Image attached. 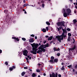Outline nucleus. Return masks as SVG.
I'll use <instances>...</instances> for the list:
<instances>
[{
  "label": "nucleus",
  "mask_w": 77,
  "mask_h": 77,
  "mask_svg": "<svg viewBox=\"0 0 77 77\" xmlns=\"http://www.w3.org/2000/svg\"><path fill=\"white\" fill-rule=\"evenodd\" d=\"M32 50L31 51V53H32L33 54H36V51L38 50L37 48L38 47V44L34 43L32 45Z\"/></svg>",
  "instance_id": "nucleus-1"
},
{
  "label": "nucleus",
  "mask_w": 77,
  "mask_h": 77,
  "mask_svg": "<svg viewBox=\"0 0 77 77\" xmlns=\"http://www.w3.org/2000/svg\"><path fill=\"white\" fill-rule=\"evenodd\" d=\"M61 19V18H59V19L58 20V23H57V26L58 27H60L61 26H63V27H65V26L64 25V24L65 23V22L64 21H63L62 22H60V20Z\"/></svg>",
  "instance_id": "nucleus-2"
},
{
  "label": "nucleus",
  "mask_w": 77,
  "mask_h": 77,
  "mask_svg": "<svg viewBox=\"0 0 77 77\" xmlns=\"http://www.w3.org/2000/svg\"><path fill=\"white\" fill-rule=\"evenodd\" d=\"M46 47H44V45H40L39 47L38 48V50L41 49V50H42L43 51V52H45V49L44 48H45Z\"/></svg>",
  "instance_id": "nucleus-3"
},
{
  "label": "nucleus",
  "mask_w": 77,
  "mask_h": 77,
  "mask_svg": "<svg viewBox=\"0 0 77 77\" xmlns=\"http://www.w3.org/2000/svg\"><path fill=\"white\" fill-rule=\"evenodd\" d=\"M58 74L57 73H56L55 74L53 72L50 75V77H57Z\"/></svg>",
  "instance_id": "nucleus-4"
},
{
  "label": "nucleus",
  "mask_w": 77,
  "mask_h": 77,
  "mask_svg": "<svg viewBox=\"0 0 77 77\" xmlns=\"http://www.w3.org/2000/svg\"><path fill=\"white\" fill-rule=\"evenodd\" d=\"M23 54L26 56H27V54L28 53V51L27 50H25L23 51Z\"/></svg>",
  "instance_id": "nucleus-5"
},
{
  "label": "nucleus",
  "mask_w": 77,
  "mask_h": 77,
  "mask_svg": "<svg viewBox=\"0 0 77 77\" xmlns=\"http://www.w3.org/2000/svg\"><path fill=\"white\" fill-rule=\"evenodd\" d=\"M75 48H76V46L75 45H74V47H73V48H69V52H70V51H73L75 49Z\"/></svg>",
  "instance_id": "nucleus-6"
},
{
  "label": "nucleus",
  "mask_w": 77,
  "mask_h": 77,
  "mask_svg": "<svg viewBox=\"0 0 77 77\" xmlns=\"http://www.w3.org/2000/svg\"><path fill=\"white\" fill-rule=\"evenodd\" d=\"M12 39L15 40H14V42H16L17 41L18 42L19 41V39L18 38H17L15 36L12 37Z\"/></svg>",
  "instance_id": "nucleus-7"
},
{
  "label": "nucleus",
  "mask_w": 77,
  "mask_h": 77,
  "mask_svg": "<svg viewBox=\"0 0 77 77\" xmlns=\"http://www.w3.org/2000/svg\"><path fill=\"white\" fill-rule=\"evenodd\" d=\"M69 14H68V13H66V12H64L63 13V16L65 17H67V16H68L69 15Z\"/></svg>",
  "instance_id": "nucleus-8"
},
{
  "label": "nucleus",
  "mask_w": 77,
  "mask_h": 77,
  "mask_svg": "<svg viewBox=\"0 0 77 77\" xmlns=\"http://www.w3.org/2000/svg\"><path fill=\"white\" fill-rule=\"evenodd\" d=\"M55 37L57 38L58 39V41H61V36H57Z\"/></svg>",
  "instance_id": "nucleus-9"
},
{
  "label": "nucleus",
  "mask_w": 77,
  "mask_h": 77,
  "mask_svg": "<svg viewBox=\"0 0 77 77\" xmlns=\"http://www.w3.org/2000/svg\"><path fill=\"white\" fill-rule=\"evenodd\" d=\"M66 12H68V13H67L68 15L69 14H70V13H71V10H70L69 8L67 9L66 10Z\"/></svg>",
  "instance_id": "nucleus-10"
},
{
  "label": "nucleus",
  "mask_w": 77,
  "mask_h": 77,
  "mask_svg": "<svg viewBox=\"0 0 77 77\" xmlns=\"http://www.w3.org/2000/svg\"><path fill=\"white\" fill-rule=\"evenodd\" d=\"M53 38V37H52V36H51L50 37H49L48 38V41H51Z\"/></svg>",
  "instance_id": "nucleus-11"
},
{
  "label": "nucleus",
  "mask_w": 77,
  "mask_h": 77,
  "mask_svg": "<svg viewBox=\"0 0 77 77\" xmlns=\"http://www.w3.org/2000/svg\"><path fill=\"white\" fill-rule=\"evenodd\" d=\"M63 31V33H67V32H66V29H65H65H62Z\"/></svg>",
  "instance_id": "nucleus-12"
},
{
  "label": "nucleus",
  "mask_w": 77,
  "mask_h": 77,
  "mask_svg": "<svg viewBox=\"0 0 77 77\" xmlns=\"http://www.w3.org/2000/svg\"><path fill=\"white\" fill-rule=\"evenodd\" d=\"M42 51H43H43L42 50H38V51H36V52H37V53L39 54V53L42 52Z\"/></svg>",
  "instance_id": "nucleus-13"
},
{
  "label": "nucleus",
  "mask_w": 77,
  "mask_h": 77,
  "mask_svg": "<svg viewBox=\"0 0 77 77\" xmlns=\"http://www.w3.org/2000/svg\"><path fill=\"white\" fill-rule=\"evenodd\" d=\"M34 40H33V38H30V40H29V42H34Z\"/></svg>",
  "instance_id": "nucleus-14"
},
{
  "label": "nucleus",
  "mask_w": 77,
  "mask_h": 77,
  "mask_svg": "<svg viewBox=\"0 0 77 77\" xmlns=\"http://www.w3.org/2000/svg\"><path fill=\"white\" fill-rule=\"evenodd\" d=\"M77 21L76 19H74L73 20V23L74 24H75L76 23Z\"/></svg>",
  "instance_id": "nucleus-15"
},
{
  "label": "nucleus",
  "mask_w": 77,
  "mask_h": 77,
  "mask_svg": "<svg viewBox=\"0 0 77 77\" xmlns=\"http://www.w3.org/2000/svg\"><path fill=\"white\" fill-rule=\"evenodd\" d=\"M42 31H43V32H46V30L45 28H43L42 30Z\"/></svg>",
  "instance_id": "nucleus-16"
},
{
  "label": "nucleus",
  "mask_w": 77,
  "mask_h": 77,
  "mask_svg": "<svg viewBox=\"0 0 77 77\" xmlns=\"http://www.w3.org/2000/svg\"><path fill=\"white\" fill-rule=\"evenodd\" d=\"M54 62L57 63L58 61V59H54Z\"/></svg>",
  "instance_id": "nucleus-17"
},
{
  "label": "nucleus",
  "mask_w": 77,
  "mask_h": 77,
  "mask_svg": "<svg viewBox=\"0 0 77 77\" xmlns=\"http://www.w3.org/2000/svg\"><path fill=\"white\" fill-rule=\"evenodd\" d=\"M4 13H5L6 14H7L8 11L7 10H4Z\"/></svg>",
  "instance_id": "nucleus-18"
},
{
  "label": "nucleus",
  "mask_w": 77,
  "mask_h": 77,
  "mask_svg": "<svg viewBox=\"0 0 77 77\" xmlns=\"http://www.w3.org/2000/svg\"><path fill=\"white\" fill-rule=\"evenodd\" d=\"M25 74V72H23L21 73V75L23 76Z\"/></svg>",
  "instance_id": "nucleus-19"
},
{
  "label": "nucleus",
  "mask_w": 77,
  "mask_h": 77,
  "mask_svg": "<svg viewBox=\"0 0 77 77\" xmlns=\"http://www.w3.org/2000/svg\"><path fill=\"white\" fill-rule=\"evenodd\" d=\"M32 76L33 77H35V76H36V74L35 73H33L32 75Z\"/></svg>",
  "instance_id": "nucleus-20"
},
{
  "label": "nucleus",
  "mask_w": 77,
  "mask_h": 77,
  "mask_svg": "<svg viewBox=\"0 0 77 77\" xmlns=\"http://www.w3.org/2000/svg\"><path fill=\"white\" fill-rule=\"evenodd\" d=\"M46 23L47 24V25H48V26H50V23L48 21L46 22Z\"/></svg>",
  "instance_id": "nucleus-21"
},
{
  "label": "nucleus",
  "mask_w": 77,
  "mask_h": 77,
  "mask_svg": "<svg viewBox=\"0 0 77 77\" xmlns=\"http://www.w3.org/2000/svg\"><path fill=\"white\" fill-rule=\"evenodd\" d=\"M50 63H54L53 60H51L50 61H49Z\"/></svg>",
  "instance_id": "nucleus-22"
},
{
  "label": "nucleus",
  "mask_w": 77,
  "mask_h": 77,
  "mask_svg": "<svg viewBox=\"0 0 77 77\" xmlns=\"http://www.w3.org/2000/svg\"><path fill=\"white\" fill-rule=\"evenodd\" d=\"M22 39L23 40V41H26V38H22Z\"/></svg>",
  "instance_id": "nucleus-23"
},
{
  "label": "nucleus",
  "mask_w": 77,
  "mask_h": 77,
  "mask_svg": "<svg viewBox=\"0 0 77 77\" xmlns=\"http://www.w3.org/2000/svg\"><path fill=\"white\" fill-rule=\"evenodd\" d=\"M54 57L53 56H51V60H53L54 59Z\"/></svg>",
  "instance_id": "nucleus-24"
},
{
  "label": "nucleus",
  "mask_w": 77,
  "mask_h": 77,
  "mask_svg": "<svg viewBox=\"0 0 77 77\" xmlns=\"http://www.w3.org/2000/svg\"><path fill=\"white\" fill-rule=\"evenodd\" d=\"M68 35L69 37H71L72 36V34H71V33H68Z\"/></svg>",
  "instance_id": "nucleus-25"
},
{
  "label": "nucleus",
  "mask_w": 77,
  "mask_h": 77,
  "mask_svg": "<svg viewBox=\"0 0 77 77\" xmlns=\"http://www.w3.org/2000/svg\"><path fill=\"white\" fill-rule=\"evenodd\" d=\"M65 69L64 68V66H62V68H61V70H64Z\"/></svg>",
  "instance_id": "nucleus-26"
},
{
  "label": "nucleus",
  "mask_w": 77,
  "mask_h": 77,
  "mask_svg": "<svg viewBox=\"0 0 77 77\" xmlns=\"http://www.w3.org/2000/svg\"><path fill=\"white\" fill-rule=\"evenodd\" d=\"M56 50H57V49L55 47H54V48L53 50H54V51H57Z\"/></svg>",
  "instance_id": "nucleus-27"
},
{
  "label": "nucleus",
  "mask_w": 77,
  "mask_h": 77,
  "mask_svg": "<svg viewBox=\"0 0 77 77\" xmlns=\"http://www.w3.org/2000/svg\"><path fill=\"white\" fill-rule=\"evenodd\" d=\"M5 64L7 66L8 65V63L6 61L5 62Z\"/></svg>",
  "instance_id": "nucleus-28"
},
{
  "label": "nucleus",
  "mask_w": 77,
  "mask_h": 77,
  "mask_svg": "<svg viewBox=\"0 0 77 77\" xmlns=\"http://www.w3.org/2000/svg\"><path fill=\"white\" fill-rule=\"evenodd\" d=\"M13 68H11V67H10L9 68V70L10 71H12V70H13Z\"/></svg>",
  "instance_id": "nucleus-29"
},
{
  "label": "nucleus",
  "mask_w": 77,
  "mask_h": 77,
  "mask_svg": "<svg viewBox=\"0 0 77 77\" xmlns=\"http://www.w3.org/2000/svg\"><path fill=\"white\" fill-rule=\"evenodd\" d=\"M72 66V65H70L69 66H67V67H68V68H71V67Z\"/></svg>",
  "instance_id": "nucleus-30"
},
{
  "label": "nucleus",
  "mask_w": 77,
  "mask_h": 77,
  "mask_svg": "<svg viewBox=\"0 0 77 77\" xmlns=\"http://www.w3.org/2000/svg\"><path fill=\"white\" fill-rule=\"evenodd\" d=\"M66 35H63V36H61V37H62V38H65L66 37Z\"/></svg>",
  "instance_id": "nucleus-31"
},
{
  "label": "nucleus",
  "mask_w": 77,
  "mask_h": 77,
  "mask_svg": "<svg viewBox=\"0 0 77 77\" xmlns=\"http://www.w3.org/2000/svg\"><path fill=\"white\" fill-rule=\"evenodd\" d=\"M60 53H57V56L59 57L60 56Z\"/></svg>",
  "instance_id": "nucleus-32"
},
{
  "label": "nucleus",
  "mask_w": 77,
  "mask_h": 77,
  "mask_svg": "<svg viewBox=\"0 0 77 77\" xmlns=\"http://www.w3.org/2000/svg\"><path fill=\"white\" fill-rule=\"evenodd\" d=\"M66 30H67V31H71V29L69 28H68L67 29H66Z\"/></svg>",
  "instance_id": "nucleus-33"
},
{
  "label": "nucleus",
  "mask_w": 77,
  "mask_h": 77,
  "mask_svg": "<svg viewBox=\"0 0 77 77\" xmlns=\"http://www.w3.org/2000/svg\"><path fill=\"white\" fill-rule=\"evenodd\" d=\"M36 72H40V70H39L38 69H37L36 70Z\"/></svg>",
  "instance_id": "nucleus-34"
},
{
  "label": "nucleus",
  "mask_w": 77,
  "mask_h": 77,
  "mask_svg": "<svg viewBox=\"0 0 77 77\" xmlns=\"http://www.w3.org/2000/svg\"><path fill=\"white\" fill-rule=\"evenodd\" d=\"M13 69H15L16 68V67L15 66H12V67H11Z\"/></svg>",
  "instance_id": "nucleus-35"
},
{
  "label": "nucleus",
  "mask_w": 77,
  "mask_h": 77,
  "mask_svg": "<svg viewBox=\"0 0 77 77\" xmlns=\"http://www.w3.org/2000/svg\"><path fill=\"white\" fill-rule=\"evenodd\" d=\"M46 30H47V31H48L49 29H48V27H46Z\"/></svg>",
  "instance_id": "nucleus-36"
},
{
  "label": "nucleus",
  "mask_w": 77,
  "mask_h": 77,
  "mask_svg": "<svg viewBox=\"0 0 77 77\" xmlns=\"http://www.w3.org/2000/svg\"><path fill=\"white\" fill-rule=\"evenodd\" d=\"M64 33H63V34H62L61 35H60V36H61L66 35H64Z\"/></svg>",
  "instance_id": "nucleus-37"
},
{
  "label": "nucleus",
  "mask_w": 77,
  "mask_h": 77,
  "mask_svg": "<svg viewBox=\"0 0 77 77\" xmlns=\"http://www.w3.org/2000/svg\"><path fill=\"white\" fill-rule=\"evenodd\" d=\"M72 39H73V42H72V43L73 44H74L75 43V39L74 38H72Z\"/></svg>",
  "instance_id": "nucleus-38"
},
{
  "label": "nucleus",
  "mask_w": 77,
  "mask_h": 77,
  "mask_svg": "<svg viewBox=\"0 0 77 77\" xmlns=\"http://www.w3.org/2000/svg\"><path fill=\"white\" fill-rule=\"evenodd\" d=\"M60 51V48H58V49H56V51Z\"/></svg>",
  "instance_id": "nucleus-39"
},
{
  "label": "nucleus",
  "mask_w": 77,
  "mask_h": 77,
  "mask_svg": "<svg viewBox=\"0 0 77 77\" xmlns=\"http://www.w3.org/2000/svg\"><path fill=\"white\" fill-rule=\"evenodd\" d=\"M67 41L69 42L70 41V38H67Z\"/></svg>",
  "instance_id": "nucleus-40"
},
{
  "label": "nucleus",
  "mask_w": 77,
  "mask_h": 77,
  "mask_svg": "<svg viewBox=\"0 0 77 77\" xmlns=\"http://www.w3.org/2000/svg\"><path fill=\"white\" fill-rule=\"evenodd\" d=\"M42 7L44 8V7H45V4H42Z\"/></svg>",
  "instance_id": "nucleus-41"
},
{
  "label": "nucleus",
  "mask_w": 77,
  "mask_h": 77,
  "mask_svg": "<svg viewBox=\"0 0 77 77\" xmlns=\"http://www.w3.org/2000/svg\"><path fill=\"white\" fill-rule=\"evenodd\" d=\"M46 46H47V47H48V46H49L48 43H47V45H46Z\"/></svg>",
  "instance_id": "nucleus-42"
},
{
  "label": "nucleus",
  "mask_w": 77,
  "mask_h": 77,
  "mask_svg": "<svg viewBox=\"0 0 77 77\" xmlns=\"http://www.w3.org/2000/svg\"><path fill=\"white\" fill-rule=\"evenodd\" d=\"M24 69H27V66H26V67H24Z\"/></svg>",
  "instance_id": "nucleus-43"
},
{
  "label": "nucleus",
  "mask_w": 77,
  "mask_h": 77,
  "mask_svg": "<svg viewBox=\"0 0 77 77\" xmlns=\"http://www.w3.org/2000/svg\"><path fill=\"white\" fill-rule=\"evenodd\" d=\"M31 36L34 37V35L33 34H32V35H31Z\"/></svg>",
  "instance_id": "nucleus-44"
},
{
  "label": "nucleus",
  "mask_w": 77,
  "mask_h": 77,
  "mask_svg": "<svg viewBox=\"0 0 77 77\" xmlns=\"http://www.w3.org/2000/svg\"><path fill=\"white\" fill-rule=\"evenodd\" d=\"M63 11L65 13V9L64 8H63Z\"/></svg>",
  "instance_id": "nucleus-45"
},
{
  "label": "nucleus",
  "mask_w": 77,
  "mask_h": 77,
  "mask_svg": "<svg viewBox=\"0 0 77 77\" xmlns=\"http://www.w3.org/2000/svg\"><path fill=\"white\" fill-rule=\"evenodd\" d=\"M75 69H77V65H76V66H75Z\"/></svg>",
  "instance_id": "nucleus-46"
},
{
  "label": "nucleus",
  "mask_w": 77,
  "mask_h": 77,
  "mask_svg": "<svg viewBox=\"0 0 77 77\" xmlns=\"http://www.w3.org/2000/svg\"><path fill=\"white\" fill-rule=\"evenodd\" d=\"M40 70H41V71H43V68L42 67H41L40 68Z\"/></svg>",
  "instance_id": "nucleus-47"
},
{
  "label": "nucleus",
  "mask_w": 77,
  "mask_h": 77,
  "mask_svg": "<svg viewBox=\"0 0 77 77\" xmlns=\"http://www.w3.org/2000/svg\"><path fill=\"white\" fill-rule=\"evenodd\" d=\"M61 28L62 29V30L63 29V27H59V29H61Z\"/></svg>",
  "instance_id": "nucleus-48"
},
{
  "label": "nucleus",
  "mask_w": 77,
  "mask_h": 77,
  "mask_svg": "<svg viewBox=\"0 0 77 77\" xmlns=\"http://www.w3.org/2000/svg\"><path fill=\"white\" fill-rule=\"evenodd\" d=\"M41 3H44V1H41Z\"/></svg>",
  "instance_id": "nucleus-49"
},
{
  "label": "nucleus",
  "mask_w": 77,
  "mask_h": 77,
  "mask_svg": "<svg viewBox=\"0 0 77 77\" xmlns=\"http://www.w3.org/2000/svg\"><path fill=\"white\" fill-rule=\"evenodd\" d=\"M58 76L59 77H61V75H58Z\"/></svg>",
  "instance_id": "nucleus-50"
},
{
  "label": "nucleus",
  "mask_w": 77,
  "mask_h": 77,
  "mask_svg": "<svg viewBox=\"0 0 77 77\" xmlns=\"http://www.w3.org/2000/svg\"><path fill=\"white\" fill-rule=\"evenodd\" d=\"M38 66H41V64L39 63H38Z\"/></svg>",
  "instance_id": "nucleus-51"
},
{
  "label": "nucleus",
  "mask_w": 77,
  "mask_h": 77,
  "mask_svg": "<svg viewBox=\"0 0 77 77\" xmlns=\"http://www.w3.org/2000/svg\"><path fill=\"white\" fill-rule=\"evenodd\" d=\"M35 39H37V36H35Z\"/></svg>",
  "instance_id": "nucleus-52"
},
{
  "label": "nucleus",
  "mask_w": 77,
  "mask_h": 77,
  "mask_svg": "<svg viewBox=\"0 0 77 77\" xmlns=\"http://www.w3.org/2000/svg\"><path fill=\"white\" fill-rule=\"evenodd\" d=\"M46 42V41H44V43H43V44H45Z\"/></svg>",
  "instance_id": "nucleus-53"
},
{
  "label": "nucleus",
  "mask_w": 77,
  "mask_h": 77,
  "mask_svg": "<svg viewBox=\"0 0 77 77\" xmlns=\"http://www.w3.org/2000/svg\"><path fill=\"white\" fill-rule=\"evenodd\" d=\"M2 50H1V49H0V54H1L2 53Z\"/></svg>",
  "instance_id": "nucleus-54"
},
{
  "label": "nucleus",
  "mask_w": 77,
  "mask_h": 77,
  "mask_svg": "<svg viewBox=\"0 0 77 77\" xmlns=\"http://www.w3.org/2000/svg\"><path fill=\"white\" fill-rule=\"evenodd\" d=\"M41 45V43H38V47H39V45Z\"/></svg>",
  "instance_id": "nucleus-55"
},
{
  "label": "nucleus",
  "mask_w": 77,
  "mask_h": 77,
  "mask_svg": "<svg viewBox=\"0 0 77 77\" xmlns=\"http://www.w3.org/2000/svg\"><path fill=\"white\" fill-rule=\"evenodd\" d=\"M45 37L46 38H47L48 37H49V36L48 35H46L45 36Z\"/></svg>",
  "instance_id": "nucleus-56"
},
{
  "label": "nucleus",
  "mask_w": 77,
  "mask_h": 77,
  "mask_svg": "<svg viewBox=\"0 0 77 77\" xmlns=\"http://www.w3.org/2000/svg\"><path fill=\"white\" fill-rule=\"evenodd\" d=\"M26 60H29V58H26Z\"/></svg>",
  "instance_id": "nucleus-57"
},
{
  "label": "nucleus",
  "mask_w": 77,
  "mask_h": 77,
  "mask_svg": "<svg viewBox=\"0 0 77 77\" xmlns=\"http://www.w3.org/2000/svg\"><path fill=\"white\" fill-rule=\"evenodd\" d=\"M57 29H58V31H60V30H61V29H59V28H57Z\"/></svg>",
  "instance_id": "nucleus-58"
},
{
  "label": "nucleus",
  "mask_w": 77,
  "mask_h": 77,
  "mask_svg": "<svg viewBox=\"0 0 77 77\" xmlns=\"http://www.w3.org/2000/svg\"><path fill=\"white\" fill-rule=\"evenodd\" d=\"M44 47H47V46H46V45H44Z\"/></svg>",
  "instance_id": "nucleus-59"
},
{
  "label": "nucleus",
  "mask_w": 77,
  "mask_h": 77,
  "mask_svg": "<svg viewBox=\"0 0 77 77\" xmlns=\"http://www.w3.org/2000/svg\"><path fill=\"white\" fill-rule=\"evenodd\" d=\"M61 40H63V38L61 37Z\"/></svg>",
  "instance_id": "nucleus-60"
},
{
  "label": "nucleus",
  "mask_w": 77,
  "mask_h": 77,
  "mask_svg": "<svg viewBox=\"0 0 77 77\" xmlns=\"http://www.w3.org/2000/svg\"><path fill=\"white\" fill-rule=\"evenodd\" d=\"M27 5H26V4H24V5H23V6L24 7H26Z\"/></svg>",
  "instance_id": "nucleus-61"
},
{
  "label": "nucleus",
  "mask_w": 77,
  "mask_h": 77,
  "mask_svg": "<svg viewBox=\"0 0 77 77\" xmlns=\"http://www.w3.org/2000/svg\"><path fill=\"white\" fill-rule=\"evenodd\" d=\"M23 3H25L26 2L25 1V0H23Z\"/></svg>",
  "instance_id": "nucleus-62"
},
{
  "label": "nucleus",
  "mask_w": 77,
  "mask_h": 77,
  "mask_svg": "<svg viewBox=\"0 0 77 77\" xmlns=\"http://www.w3.org/2000/svg\"><path fill=\"white\" fill-rule=\"evenodd\" d=\"M46 74L44 73H43V75L44 76H46Z\"/></svg>",
  "instance_id": "nucleus-63"
},
{
  "label": "nucleus",
  "mask_w": 77,
  "mask_h": 77,
  "mask_svg": "<svg viewBox=\"0 0 77 77\" xmlns=\"http://www.w3.org/2000/svg\"><path fill=\"white\" fill-rule=\"evenodd\" d=\"M24 13L25 14H27V12L25 11H24Z\"/></svg>",
  "instance_id": "nucleus-64"
}]
</instances>
